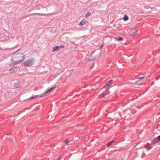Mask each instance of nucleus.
I'll list each match as a JSON object with an SVG mask.
<instances>
[{
    "mask_svg": "<svg viewBox=\"0 0 160 160\" xmlns=\"http://www.w3.org/2000/svg\"><path fill=\"white\" fill-rule=\"evenodd\" d=\"M20 50L18 49L16 52L13 53V56L11 59L12 63L13 64H18L22 63L24 59V57L22 56V54L17 53V52Z\"/></svg>",
    "mask_w": 160,
    "mask_h": 160,
    "instance_id": "obj_1",
    "label": "nucleus"
},
{
    "mask_svg": "<svg viewBox=\"0 0 160 160\" xmlns=\"http://www.w3.org/2000/svg\"><path fill=\"white\" fill-rule=\"evenodd\" d=\"M35 61L33 59H28L23 63V65L26 67H29L32 66L34 63Z\"/></svg>",
    "mask_w": 160,
    "mask_h": 160,
    "instance_id": "obj_2",
    "label": "nucleus"
},
{
    "mask_svg": "<svg viewBox=\"0 0 160 160\" xmlns=\"http://www.w3.org/2000/svg\"><path fill=\"white\" fill-rule=\"evenodd\" d=\"M160 141V135L157 136L152 141L151 143L152 144H154Z\"/></svg>",
    "mask_w": 160,
    "mask_h": 160,
    "instance_id": "obj_3",
    "label": "nucleus"
},
{
    "mask_svg": "<svg viewBox=\"0 0 160 160\" xmlns=\"http://www.w3.org/2000/svg\"><path fill=\"white\" fill-rule=\"evenodd\" d=\"M86 22V21L85 19L82 20L79 23V25L80 26H82L84 25Z\"/></svg>",
    "mask_w": 160,
    "mask_h": 160,
    "instance_id": "obj_4",
    "label": "nucleus"
},
{
    "mask_svg": "<svg viewBox=\"0 0 160 160\" xmlns=\"http://www.w3.org/2000/svg\"><path fill=\"white\" fill-rule=\"evenodd\" d=\"M110 86V85H109V83H107L103 87L102 89H103V88H106L105 92H108V88Z\"/></svg>",
    "mask_w": 160,
    "mask_h": 160,
    "instance_id": "obj_5",
    "label": "nucleus"
},
{
    "mask_svg": "<svg viewBox=\"0 0 160 160\" xmlns=\"http://www.w3.org/2000/svg\"><path fill=\"white\" fill-rule=\"evenodd\" d=\"M17 69L16 68H12L10 69L9 71L11 73H13L17 72Z\"/></svg>",
    "mask_w": 160,
    "mask_h": 160,
    "instance_id": "obj_6",
    "label": "nucleus"
},
{
    "mask_svg": "<svg viewBox=\"0 0 160 160\" xmlns=\"http://www.w3.org/2000/svg\"><path fill=\"white\" fill-rule=\"evenodd\" d=\"M59 50V48L58 46H55L54 47L52 48V52H53L55 51H58Z\"/></svg>",
    "mask_w": 160,
    "mask_h": 160,
    "instance_id": "obj_7",
    "label": "nucleus"
},
{
    "mask_svg": "<svg viewBox=\"0 0 160 160\" xmlns=\"http://www.w3.org/2000/svg\"><path fill=\"white\" fill-rule=\"evenodd\" d=\"M51 89H48V90H47L46 92H44V94L43 95H41L40 96V97H42L44 96H45V95L47 93H49V92H51Z\"/></svg>",
    "mask_w": 160,
    "mask_h": 160,
    "instance_id": "obj_8",
    "label": "nucleus"
},
{
    "mask_svg": "<svg viewBox=\"0 0 160 160\" xmlns=\"http://www.w3.org/2000/svg\"><path fill=\"white\" fill-rule=\"evenodd\" d=\"M138 32V30L134 32H132L129 35L130 36L133 37L136 35V33Z\"/></svg>",
    "mask_w": 160,
    "mask_h": 160,
    "instance_id": "obj_9",
    "label": "nucleus"
},
{
    "mask_svg": "<svg viewBox=\"0 0 160 160\" xmlns=\"http://www.w3.org/2000/svg\"><path fill=\"white\" fill-rule=\"evenodd\" d=\"M106 94V92H104L99 95V97L100 98H104Z\"/></svg>",
    "mask_w": 160,
    "mask_h": 160,
    "instance_id": "obj_10",
    "label": "nucleus"
},
{
    "mask_svg": "<svg viewBox=\"0 0 160 160\" xmlns=\"http://www.w3.org/2000/svg\"><path fill=\"white\" fill-rule=\"evenodd\" d=\"M38 96L37 95H34V96L33 95V96H31L30 98H28V99L29 100H32L33 99H34L35 98H36L38 97Z\"/></svg>",
    "mask_w": 160,
    "mask_h": 160,
    "instance_id": "obj_11",
    "label": "nucleus"
},
{
    "mask_svg": "<svg viewBox=\"0 0 160 160\" xmlns=\"http://www.w3.org/2000/svg\"><path fill=\"white\" fill-rule=\"evenodd\" d=\"M128 19V17L126 15H124L123 18V20L124 21H126Z\"/></svg>",
    "mask_w": 160,
    "mask_h": 160,
    "instance_id": "obj_12",
    "label": "nucleus"
},
{
    "mask_svg": "<svg viewBox=\"0 0 160 160\" xmlns=\"http://www.w3.org/2000/svg\"><path fill=\"white\" fill-rule=\"evenodd\" d=\"M116 39L118 41H122L123 40V38L121 37H116Z\"/></svg>",
    "mask_w": 160,
    "mask_h": 160,
    "instance_id": "obj_13",
    "label": "nucleus"
},
{
    "mask_svg": "<svg viewBox=\"0 0 160 160\" xmlns=\"http://www.w3.org/2000/svg\"><path fill=\"white\" fill-rule=\"evenodd\" d=\"M114 142V140H112L109 142H108L107 144V146L108 147H109L112 143Z\"/></svg>",
    "mask_w": 160,
    "mask_h": 160,
    "instance_id": "obj_14",
    "label": "nucleus"
},
{
    "mask_svg": "<svg viewBox=\"0 0 160 160\" xmlns=\"http://www.w3.org/2000/svg\"><path fill=\"white\" fill-rule=\"evenodd\" d=\"M86 138V137L85 136H81L79 138L82 140H83Z\"/></svg>",
    "mask_w": 160,
    "mask_h": 160,
    "instance_id": "obj_15",
    "label": "nucleus"
},
{
    "mask_svg": "<svg viewBox=\"0 0 160 160\" xmlns=\"http://www.w3.org/2000/svg\"><path fill=\"white\" fill-rule=\"evenodd\" d=\"M95 58L94 57H91V58H89L88 59V61H92L93 60H94Z\"/></svg>",
    "mask_w": 160,
    "mask_h": 160,
    "instance_id": "obj_16",
    "label": "nucleus"
},
{
    "mask_svg": "<svg viewBox=\"0 0 160 160\" xmlns=\"http://www.w3.org/2000/svg\"><path fill=\"white\" fill-rule=\"evenodd\" d=\"M65 144H66V145H69L70 144L69 143V141L67 139L65 140Z\"/></svg>",
    "mask_w": 160,
    "mask_h": 160,
    "instance_id": "obj_17",
    "label": "nucleus"
},
{
    "mask_svg": "<svg viewBox=\"0 0 160 160\" xmlns=\"http://www.w3.org/2000/svg\"><path fill=\"white\" fill-rule=\"evenodd\" d=\"M14 86L16 88H19V85L18 83H15L14 84Z\"/></svg>",
    "mask_w": 160,
    "mask_h": 160,
    "instance_id": "obj_18",
    "label": "nucleus"
},
{
    "mask_svg": "<svg viewBox=\"0 0 160 160\" xmlns=\"http://www.w3.org/2000/svg\"><path fill=\"white\" fill-rule=\"evenodd\" d=\"M91 14V13L90 12H88L86 14V16L87 17H88Z\"/></svg>",
    "mask_w": 160,
    "mask_h": 160,
    "instance_id": "obj_19",
    "label": "nucleus"
},
{
    "mask_svg": "<svg viewBox=\"0 0 160 160\" xmlns=\"http://www.w3.org/2000/svg\"><path fill=\"white\" fill-rule=\"evenodd\" d=\"M112 81H113L112 80H110L108 82V83H109V85H110V84H112Z\"/></svg>",
    "mask_w": 160,
    "mask_h": 160,
    "instance_id": "obj_20",
    "label": "nucleus"
},
{
    "mask_svg": "<svg viewBox=\"0 0 160 160\" xmlns=\"http://www.w3.org/2000/svg\"><path fill=\"white\" fill-rule=\"evenodd\" d=\"M56 86H54L53 87L51 88L50 89H51V90L52 91V90L56 88Z\"/></svg>",
    "mask_w": 160,
    "mask_h": 160,
    "instance_id": "obj_21",
    "label": "nucleus"
},
{
    "mask_svg": "<svg viewBox=\"0 0 160 160\" xmlns=\"http://www.w3.org/2000/svg\"><path fill=\"white\" fill-rule=\"evenodd\" d=\"M144 78V77L143 76V77H140L139 78H138L139 80H141L143 79Z\"/></svg>",
    "mask_w": 160,
    "mask_h": 160,
    "instance_id": "obj_22",
    "label": "nucleus"
},
{
    "mask_svg": "<svg viewBox=\"0 0 160 160\" xmlns=\"http://www.w3.org/2000/svg\"><path fill=\"white\" fill-rule=\"evenodd\" d=\"M59 48V49L60 48H64L65 46L64 45H61L59 46H58Z\"/></svg>",
    "mask_w": 160,
    "mask_h": 160,
    "instance_id": "obj_23",
    "label": "nucleus"
},
{
    "mask_svg": "<svg viewBox=\"0 0 160 160\" xmlns=\"http://www.w3.org/2000/svg\"><path fill=\"white\" fill-rule=\"evenodd\" d=\"M152 148V146H150V147H148V148H147V150H150V149H151V148Z\"/></svg>",
    "mask_w": 160,
    "mask_h": 160,
    "instance_id": "obj_24",
    "label": "nucleus"
},
{
    "mask_svg": "<svg viewBox=\"0 0 160 160\" xmlns=\"http://www.w3.org/2000/svg\"><path fill=\"white\" fill-rule=\"evenodd\" d=\"M70 43L71 44H72L75 45H78V44H75L74 42L72 41L70 42Z\"/></svg>",
    "mask_w": 160,
    "mask_h": 160,
    "instance_id": "obj_25",
    "label": "nucleus"
},
{
    "mask_svg": "<svg viewBox=\"0 0 160 160\" xmlns=\"http://www.w3.org/2000/svg\"><path fill=\"white\" fill-rule=\"evenodd\" d=\"M103 46V44H102L99 48V49H101Z\"/></svg>",
    "mask_w": 160,
    "mask_h": 160,
    "instance_id": "obj_26",
    "label": "nucleus"
},
{
    "mask_svg": "<svg viewBox=\"0 0 160 160\" xmlns=\"http://www.w3.org/2000/svg\"><path fill=\"white\" fill-rule=\"evenodd\" d=\"M159 78H160V77H159L156 78L155 79L156 80H159Z\"/></svg>",
    "mask_w": 160,
    "mask_h": 160,
    "instance_id": "obj_27",
    "label": "nucleus"
},
{
    "mask_svg": "<svg viewBox=\"0 0 160 160\" xmlns=\"http://www.w3.org/2000/svg\"><path fill=\"white\" fill-rule=\"evenodd\" d=\"M93 53H94V52H93L91 54V55H90L89 56V57H91V56L92 55V54H93Z\"/></svg>",
    "mask_w": 160,
    "mask_h": 160,
    "instance_id": "obj_28",
    "label": "nucleus"
},
{
    "mask_svg": "<svg viewBox=\"0 0 160 160\" xmlns=\"http://www.w3.org/2000/svg\"><path fill=\"white\" fill-rule=\"evenodd\" d=\"M1 32H0V37H1Z\"/></svg>",
    "mask_w": 160,
    "mask_h": 160,
    "instance_id": "obj_29",
    "label": "nucleus"
},
{
    "mask_svg": "<svg viewBox=\"0 0 160 160\" xmlns=\"http://www.w3.org/2000/svg\"><path fill=\"white\" fill-rule=\"evenodd\" d=\"M60 158L58 159V160H60Z\"/></svg>",
    "mask_w": 160,
    "mask_h": 160,
    "instance_id": "obj_30",
    "label": "nucleus"
},
{
    "mask_svg": "<svg viewBox=\"0 0 160 160\" xmlns=\"http://www.w3.org/2000/svg\"><path fill=\"white\" fill-rule=\"evenodd\" d=\"M139 85H142L141 84H139Z\"/></svg>",
    "mask_w": 160,
    "mask_h": 160,
    "instance_id": "obj_31",
    "label": "nucleus"
}]
</instances>
